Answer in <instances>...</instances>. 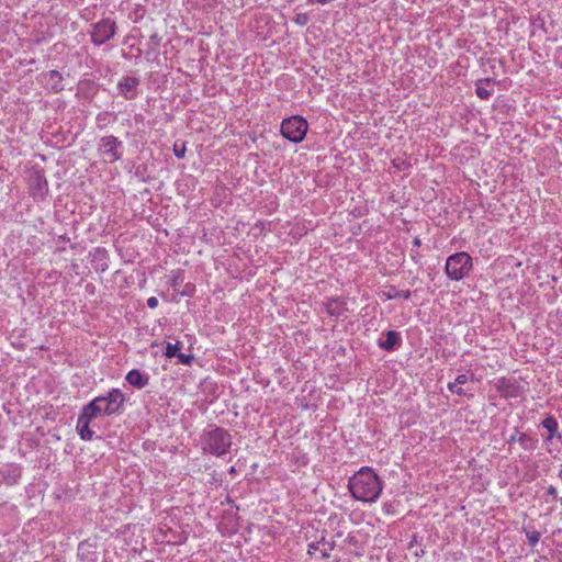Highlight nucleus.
I'll return each instance as SVG.
<instances>
[{"instance_id": "9", "label": "nucleus", "mask_w": 562, "mask_h": 562, "mask_svg": "<svg viewBox=\"0 0 562 562\" xmlns=\"http://www.w3.org/2000/svg\"><path fill=\"white\" fill-rule=\"evenodd\" d=\"M139 85V80L135 77H124L117 85L120 93L125 99H132L134 97L133 91Z\"/></svg>"}, {"instance_id": "17", "label": "nucleus", "mask_w": 562, "mask_h": 562, "mask_svg": "<svg viewBox=\"0 0 562 562\" xmlns=\"http://www.w3.org/2000/svg\"><path fill=\"white\" fill-rule=\"evenodd\" d=\"M387 300L404 299L408 300L412 295L409 290H397L396 288H390L385 293Z\"/></svg>"}, {"instance_id": "18", "label": "nucleus", "mask_w": 562, "mask_h": 562, "mask_svg": "<svg viewBox=\"0 0 562 562\" xmlns=\"http://www.w3.org/2000/svg\"><path fill=\"white\" fill-rule=\"evenodd\" d=\"M98 32L100 35H114V24L108 21L103 22L102 24H98Z\"/></svg>"}, {"instance_id": "30", "label": "nucleus", "mask_w": 562, "mask_h": 562, "mask_svg": "<svg viewBox=\"0 0 562 562\" xmlns=\"http://www.w3.org/2000/svg\"><path fill=\"white\" fill-rule=\"evenodd\" d=\"M306 20H307L306 15H299L297 16V23H300V24H305Z\"/></svg>"}, {"instance_id": "29", "label": "nucleus", "mask_w": 562, "mask_h": 562, "mask_svg": "<svg viewBox=\"0 0 562 562\" xmlns=\"http://www.w3.org/2000/svg\"><path fill=\"white\" fill-rule=\"evenodd\" d=\"M547 493L549 495H552L554 498H557V488L553 485H550L547 490Z\"/></svg>"}, {"instance_id": "3", "label": "nucleus", "mask_w": 562, "mask_h": 562, "mask_svg": "<svg viewBox=\"0 0 562 562\" xmlns=\"http://www.w3.org/2000/svg\"><path fill=\"white\" fill-rule=\"evenodd\" d=\"M307 127V122L302 116L295 115L283 120L281 134L292 143H300L304 139Z\"/></svg>"}, {"instance_id": "21", "label": "nucleus", "mask_w": 562, "mask_h": 562, "mask_svg": "<svg viewBox=\"0 0 562 562\" xmlns=\"http://www.w3.org/2000/svg\"><path fill=\"white\" fill-rule=\"evenodd\" d=\"M526 537L528 539V542L531 547H535L540 539V532L539 531H527Z\"/></svg>"}, {"instance_id": "23", "label": "nucleus", "mask_w": 562, "mask_h": 562, "mask_svg": "<svg viewBox=\"0 0 562 562\" xmlns=\"http://www.w3.org/2000/svg\"><path fill=\"white\" fill-rule=\"evenodd\" d=\"M448 389L458 395H464V391L462 387H460L456 382H451L448 384Z\"/></svg>"}, {"instance_id": "20", "label": "nucleus", "mask_w": 562, "mask_h": 562, "mask_svg": "<svg viewBox=\"0 0 562 562\" xmlns=\"http://www.w3.org/2000/svg\"><path fill=\"white\" fill-rule=\"evenodd\" d=\"M517 440L522 446L524 449L533 448L535 441L526 434H520Z\"/></svg>"}, {"instance_id": "27", "label": "nucleus", "mask_w": 562, "mask_h": 562, "mask_svg": "<svg viewBox=\"0 0 562 562\" xmlns=\"http://www.w3.org/2000/svg\"><path fill=\"white\" fill-rule=\"evenodd\" d=\"M110 37H92L93 40V43L97 44V45H102L104 44L105 40H109Z\"/></svg>"}, {"instance_id": "7", "label": "nucleus", "mask_w": 562, "mask_h": 562, "mask_svg": "<svg viewBox=\"0 0 562 562\" xmlns=\"http://www.w3.org/2000/svg\"><path fill=\"white\" fill-rule=\"evenodd\" d=\"M334 541H327L325 538H322L321 540L308 544L307 553L310 555H316L317 553H319L322 559H327L330 557V553L334 550Z\"/></svg>"}, {"instance_id": "6", "label": "nucleus", "mask_w": 562, "mask_h": 562, "mask_svg": "<svg viewBox=\"0 0 562 562\" xmlns=\"http://www.w3.org/2000/svg\"><path fill=\"white\" fill-rule=\"evenodd\" d=\"M48 191V183L41 172H34L30 178V192L36 199H44Z\"/></svg>"}, {"instance_id": "11", "label": "nucleus", "mask_w": 562, "mask_h": 562, "mask_svg": "<svg viewBox=\"0 0 562 562\" xmlns=\"http://www.w3.org/2000/svg\"><path fill=\"white\" fill-rule=\"evenodd\" d=\"M125 380L137 389H143L148 384L149 378L143 374L139 370L133 369L127 374Z\"/></svg>"}, {"instance_id": "14", "label": "nucleus", "mask_w": 562, "mask_h": 562, "mask_svg": "<svg viewBox=\"0 0 562 562\" xmlns=\"http://www.w3.org/2000/svg\"><path fill=\"white\" fill-rule=\"evenodd\" d=\"M90 420H87L82 417H78L77 420V430L82 440H91L93 437V431L89 428Z\"/></svg>"}, {"instance_id": "13", "label": "nucleus", "mask_w": 562, "mask_h": 562, "mask_svg": "<svg viewBox=\"0 0 562 562\" xmlns=\"http://www.w3.org/2000/svg\"><path fill=\"white\" fill-rule=\"evenodd\" d=\"M401 342V337L397 331L389 330L386 333V338L383 341L379 342V347L383 350L391 351L395 348L396 345Z\"/></svg>"}, {"instance_id": "8", "label": "nucleus", "mask_w": 562, "mask_h": 562, "mask_svg": "<svg viewBox=\"0 0 562 562\" xmlns=\"http://www.w3.org/2000/svg\"><path fill=\"white\" fill-rule=\"evenodd\" d=\"M98 398H101L102 403L108 404V409H110L111 415L117 413L124 402V395L119 389H113L106 396H98Z\"/></svg>"}, {"instance_id": "2", "label": "nucleus", "mask_w": 562, "mask_h": 562, "mask_svg": "<svg viewBox=\"0 0 562 562\" xmlns=\"http://www.w3.org/2000/svg\"><path fill=\"white\" fill-rule=\"evenodd\" d=\"M472 269V258L467 252H457L448 257L446 273L451 280L459 281L469 274Z\"/></svg>"}, {"instance_id": "19", "label": "nucleus", "mask_w": 562, "mask_h": 562, "mask_svg": "<svg viewBox=\"0 0 562 562\" xmlns=\"http://www.w3.org/2000/svg\"><path fill=\"white\" fill-rule=\"evenodd\" d=\"M180 350V344H170L168 342L165 350V356L168 358L177 357Z\"/></svg>"}, {"instance_id": "4", "label": "nucleus", "mask_w": 562, "mask_h": 562, "mask_svg": "<svg viewBox=\"0 0 562 562\" xmlns=\"http://www.w3.org/2000/svg\"><path fill=\"white\" fill-rule=\"evenodd\" d=\"M231 435L223 428H216L206 436L205 449L215 456H223L231 449Z\"/></svg>"}, {"instance_id": "33", "label": "nucleus", "mask_w": 562, "mask_h": 562, "mask_svg": "<svg viewBox=\"0 0 562 562\" xmlns=\"http://www.w3.org/2000/svg\"><path fill=\"white\" fill-rule=\"evenodd\" d=\"M560 504L562 505V497L559 498Z\"/></svg>"}, {"instance_id": "1", "label": "nucleus", "mask_w": 562, "mask_h": 562, "mask_svg": "<svg viewBox=\"0 0 562 562\" xmlns=\"http://www.w3.org/2000/svg\"><path fill=\"white\" fill-rule=\"evenodd\" d=\"M349 491L357 501L375 502L382 492V482L376 473L362 468L349 480Z\"/></svg>"}, {"instance_id": "25", "label": "nucleus", "mask_w": 562, "mask_h": 562, "mask_svg": "<svg viewBox=\"0 0 562 562\" xmlns=\"http://www.w3.org/2000/svg\"><path fill=\"white\" fill-rule=\"evenodd\" d=\"M157 305H158V300H157V297H155V296H150V297L147 300V306H148L149 308H155V307H157Z\"/></svg>"}, {"instance_id": "15", "label": "nucleus", "mask_w": 562, "mask_h": 562, "mask_svg": "<svg viewBox=\"0 0 562 562\" xmlns=\"http://www.w3.org/2000/svg\"><path fill=\"white\" fill-rule=\"evenodd\" d=\"M542 427L544 429L548 430L549 435L547 437V441H551L553 439V437L557 435L558 432V427H559V424L557 422V419L553 417V416H547L543 420H542Z\"/></svg>"}, {"instance_id": "26", "label": "nucleus", "mask_w": 562, "mask_h": 562, "mask_svg": "<svg viewBox=\"0 0 562 562\" xmlns=\"http://www.w3.org/2000/svg\"><path fill=\"white\" fill-rule=\"evenodd\" d=\"M100 411L103 415H111L106 403H100Z\"/></svg>"}, {"instance_id": "10", "label": "nucleus", "mask_w": 562, "mask_h": 562, "mask_svg": "<svg viewBox=\"0 0 562 562\" xmlns=\"http://www.w3.org/2000/svg\"><path fill=\"white\" fill-rule=\"evenodd\" d=\"M100 403H102V400L95 397L89 404L83 406L81 414L79 416L91 422V419L95 418L99 415H102L100 411Z\"/></svg>"}, {"instance_id": "24", "label": "nucleus", "mask_w": 562, "mask_h": 562, "mask_svg": "<svg viewBox=\"0 0 562 562\" xmlns=\"http://www.w3.org/2000/svg\"><path fill=\"white\" fill-rule=\"evenodd\" d=\"M468 380H469V378H468V375H467V374H460V375H458V376L456 378V381H454V382H456L458 385H462V384H465V383L468 382Z\"/></svg>"}, {"instance_id": "32", "label": "nucleus", "mask_w": 562, "mask_h": 562, "mask_svg": "<svg viewBox=\"0 0 562 562\" xmlns=\"http://www.w3.org/2000/svg\"><path fill=\"white\" fill-rule=\"evenodd\" d=\"M516 440V437L515 436H512L510 439L508 440L509 442H514Z\"/></svg>"}, {"instance_id": "5", "label": "nucleus", "mask_w": 562, "mask_h": 562, "mask_svg": "<svg viewBox=\"0 0 562 562\" xmlns=\"http://www.w3.org/2000/svg\"><path fill=\"white\" fill-rule=\"evenodd\" d=\"M121 146L122 142L117 137L110 135L101 139L100 149L112 162L121 159L122 154L117 150Z\"/></svg>"}, {"instance_id": "12", "label": "nucleus", "mask_w": 562, "mask_h": 562, "mask_svg": "<svg viewBox=\"0 0 562 562\" xmlns=\"http://www.w3.org/2000/svg\"><path fill=\"white\" fill-rule=\"evenodd\" d=\"M493 86H494L493 79L486 78V79L479 80L476 82V89H475L476 95L482 100L488 99L493 92V89H490V87H493Z\"/></svg>"}, {"instance_id": "28", "label": "nucleus", "mask_w": 562, "mask_h": 562, "mask_svg": "<svg viewBox=\"0 0 562 562\" xmlns=\"http://www.w3.org/2000/svg\"><path fill=\"white\" fill-rule=\"evenodd\" d=\"M175 155L178 158H182L184 156V147L182 149H178L177 145H175Z\"/></svg>"}, {"instance_id": "22", "label": "nucleus", "mask_w": 562, "mask_h": 562, "mask_svg": "<svg viewBox=\"0 0 562 562\" xmlns=\"http://www.w3.org/2000/svg\"><path fill=\"white\" fill-rule=\"evenodd\" d=\"M178 361L182 364H190L193 360V357L191 355H184L179 352L177 355Z\"/></svg>"}, {"instance_id": "31", "label": "nucleus", "mask_w": 562, "mask_h": 562, "mask_svg": "<svg viewBox=\"0 0 562 562\" xmlns=\"http://www.w3.org/2000/svg\"><path fill=\"white\" fill-rule=\"evenodd\" d=\"M413 244H414L415 247H419L420 246V240L418 238H415Z\"/></svg>"}, {"instance_id": "16", "label": "nucleus", "mask_w": 562, "mask_h": 562, "mask_svg": "<svg viewBox=\"0 0 562 562\" xmlns=\"http://www.w3.org/2000/svg\"><path fill=\"white\" fill-rule=\"evenodd\" d=\"M45 78L47 79V83L50 86V88L54 91H60L63 90V86L60 85L63 77L57 70H50L45 75Z\"/></svg>"}]
</instances>
